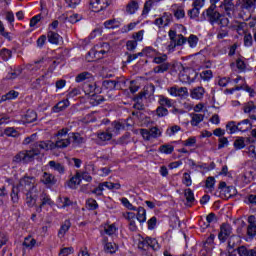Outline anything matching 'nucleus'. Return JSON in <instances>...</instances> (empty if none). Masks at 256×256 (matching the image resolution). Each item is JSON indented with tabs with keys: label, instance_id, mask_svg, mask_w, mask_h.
<instances>
[{
	"label": "nucleus",
	"instance_id": "6",
	"mask_svg": "<svg viewBox=\"0 0 256 256\" xmlns=\"http://www.w3.org/2000/svg\"><path fill=\"white\" fill-rule=\"evenodd\" d=\"M236 6L240 7L239 16L243 19V15L251 13L256 7V0H237Z\"/></svg>",
	"mask_w": 256,
	"mask_h": 256
},
{
	"label": "nucleus",
	"instance_id": "63",
	"mask_svg": "<svg viewBox=\"0 0 256 256\" xmlns=\"http://www.w3.org/2000/svg\"><path fill=\"white\" fill-rule=\"evenodd\" d=\"M126 47L128 51H134L135 49H137V41L128 40L126 43Z\"/></svg>",
	"mask_w": 256,
	"mask_h": 256
},
{
	"label": "nucleus",
	"instance_id": "44",
	"mask_svg": "<svg viewBox=\"0 0 256 256\" xmlns=\"http://www.w3.org/2000/svg\"><path fill=\"white\" fill-rule=\"evenodd\" d=\"M158 246L157 239L146 237V247H151L154 251H157Z\"/></svg>",
	"mask_w": 256,
	"mask_h": 256
},
{
	"label": "nucleus",
	"instance_id": "60",
	"mask_svg": "<svg viewBox=\"0 0 256 256\" xmlns=\"http://www.w3.org/2000/svg\"><path fill=\"white\" fill-rule=\"evenodd\" d=\"M83 91L86 95H91L95 91V86L91 83H85L83 85Z\"/></svg>",
	"mask_w": 256,
	"mask_h": 256
},
{
	"label": "nucleus",
	"instance_id": "42",
	"mask_svg": "<svg viewBox=\"0 0 256 256\" xmlns=\"http://www.w3.org/2000/svg\"><path fill=\"white\" fill-rule=\"evenodd\" d=\"M41 65H43V59L35 61L33 64H28L27 69L32 72L39 71V69H41Z\"/></svg>",
	"mask_w": 256,
	"mask_h": 256
},
{
	"label": "nucleus",
	"instance_id": "61",
	"mask_svg": "<svg viewBox=\"0 0 256 256\" xmlns=\"http://www.w3.org/2000/svg\"><path fill=\"white\" fill-rule=\"evenodd\" d=\"M104 187H106V189H109L110 191H113V189H121V184L113 182H104Z\"/></svg>",
	"mask_w": 256,
	"mask_h": 256
},
{
	"label": "nucleus",
	"instance_id": "22",
	"mask_svg": "<svg viewBox=\"0 0 256 256\" xmlns=\"http://www.w3.org/2000/svg\"><path fill=\"white\" fill-rule=\"evenodd\" d=\"M69 105H70L69 99L67 98L66 100H62V101L58 102L53 107V111H54V113H60V111H65V109H67V107H69Z\"/></svg>",
	"mask_w": 256,
	"mask_h": 256
},
{
	"label": "nucleus",
	"instance_id": "19",
	"mask_svg": "<svg viewBox=\"0 0 256 256\" xmlns=\"http://www.w3.org/2000/svg\"><path fill=\"white\" fill-rule=\"evenodd\" d=\"M96 135L100 141H111L113 139V133L109 131V127L105 131L97 132Z\"/></svg>",
	"mask_w": 256,
	"mask_h": 256
},
{
	"label": "nucleus",
	"instance_id": "3",
	"mask_svg": "<svg viewBox=\"0 0 256 256\" xmlns=\"http://www.w3.org/2000/svg\"><path fill=\"white\" fill-rule=\"evenodd\" d=\"M67 133H69V128H62L57 132V140L55 142V147H57V149H66V147L71 145V137H69V134L67 137Z\"/></svg>",
	"mask_w": 256,
	"mask_h": 256
},
{
	"label": "nucleus",
	"instance_id": "18",
	"mask_svg": "<svg viewBox=\"0 0 256 256\" xmlns=\"http://www.w3.org/2000/svg\"><path fill=\"white\" fill-rule=\"evenodd\" d=\"M109 240L107 237H104L103 242L105 243L104 245V251L105 253H110L113 255V253L117 252V244L108 242Z\"/></svg>",
	"mask_w": 256,
	"mask_h": 256
},
{
	"label": "nucleus",
	"instance_id": "12",
	"mask_svg": "<svg viewBox=\"0 0 256 256\" xmlns=\"http://www.w3.org/2000/svg\"><path fill=\"white\" fill-rule=\"evenodd\" d=\"M108 131L114 133V135H119L122 131H125V124L119 121H113L108 127Z\"/></svg>",
	"mask_w": 256,
	"mask_h": 256
},
{
	"label": "nucleus",
	"instance_id": "1",
	"mask_svg": "<svg viewBox=\"0 0 256 256\" xmlns=\"http://www.w3.org/2000/svg\"><path fill=\"white\" fill-rule=\"evenodd\" d=\"M41 151H49V143L45 141H38L31 145L29 150H22L18 152L12 159L13 163H33L36 157H39Z\"/></svg>",
	"mask_w": 256,
	"mask_h": 256
},
{
	"label": "nucleus",
	"instance_id": "5",
	"mask_svg": "<svg viewBox=\"0 0 256 256\" xmlns=\"http://www.w3.org/2000/svg\"><path fill=\"white\" fill-rule=\"evenodd\" d=\"M165 61H167V54L154 57L153 63H156L158 65L154 67V73H165L166 71H169V69L171 68V64Z\"/></svg>",
	"mask_w": 256,
	"mask_h": 256
},
{
	"label": "nucleus",
	"instance_id": "40",
	"mask_svg": "<svg viewBox=\"0 0 256 256\" xmlns=\"http://www.w3.org/2000/svg\"><path fill=\"white\" fill-rule=\"evenodd\" d=\"M99 5H101V0H91L90 7L94 13H99L100 11H103V6L99 8Z\"/></svg>",
	"mask_w": 256,
	"mask_h": 256
},
{
	"label": "nucleus",
	"instance_id": "9",
	"mask_svg": "<svg viewBox=\"0 0 256 256\" xmlns=\"http://www.w3.org/2000/svg\"><path fill=\"white\" fill-rule=\"evenodd\" d=\"M168 93L172 95V97H181V99H187L189 97V90L187 87H177L173 86L168 89Z\"/></svg>",
	"mask_w": 256,
	"mask_h": 256
},
{
	"label": "nucleus",
	"instance_id": "50",
	"mask_svg": "<svg viewBox=\"0 0 256 256\" xmlns=\"http://www.w3.org/2000/svg\"><path fill=\"white\" fill-rule=\"evenodd\" d=\"M35 243H37V241L29 236L24 239L23 246L28 249H33V247H35Z\"/></svg>",
	"mask_w": 256,
	"mask_h": 256
},
{
	"label": "nucleus",
	"instance_id": "15",
	"mask_svg": "<svg viewBox=\"0 0 256 256\" xmlns=\"http://www.w3.org/2000/svg\"><path fill=\"white\" fill-rule=\"evenodd\" d=\"M204 95H205V88H203L201 86L193 88L190 91V97H192L193 99H196V100L203 99Z\"/></svg>",
	"mask_w": 256,
	"mask_h": 256
},
{
	"label": "nucleus",
	"instance_id": "8",
	"mask_svg": "<svg viewBox=\"0 0 256 256\" xmlns=\"http://www.w3.org/2000/svg\"><path fill=\"white\" fill-rule=\"evenodd\" d=\"M111 50V46L107 42H102L94 46L91 53H93L94 57H103V55H107V52Z\"/></svg>",
	"mask_w": 256,
	"mask_h": 256
},
{
	"label": "nucleus",
	"instance_id": "53",
	"mask_svg": "<svg viewBox=\"0 0 256 256\" xmlns=\"http://www.w3.org/2000/svg\"><path fill=\"white\" fill-rule=\"evenodd\" d=\"M157 117H167L169 115V110L163 106H158L156 109Z\"/></svg>",
	"mask_w": 256,
	"mask_h": 256
},
{
	"label": "nucleus",
	"instance_id": "17",
	"mask_svg": "<svg viewBox=\"0 0 256 256\" xmlns=\"http://www.w3.org/2000/svg\"><path fill=\"white\" fill-rule=\"evenodd\" d=\"M77 185H81V172H76L68 182V187L70 189H77Z\"/></svg>",
	"mask_w": 256,
	"mask_h": 256
},
{
	"label": "nucleus",
	"instance_id": "34",
	"mask_svg": "<svg viewBox=\"0 0 256 256\" xmlns=\"http://www.w3.org/2000/svg\"><path fill=\"white\" fill-rule=\"evenodd\" d=\"M40 200H41V207H45V205H53V200H51V197L45 193L42 192L40 195Z\"/></svg>",
	"mask_w": 256,
	"mask_h": 256
},
{
	"label": "nucleus",
	"instance_id": "27",
	"mask_svg": "<svg viewBox=\"0 0 256 256\" xmlns=\"http://www.w3.org/2000/svg\"><path fill=\"white\" fill-rule=\"evenodd\" d=\"M105 101V98L101 95L92 94L90 97V105L93 107H97V105H101Z\"/></svg>",
	"mask_w": 256,
	"mask_h": 256
},
{
	"label": "nucleus",
	"instance_id": "57",
	"mask_svg": "<svg viewBox=\"0 0 256 256\" xmlns=\"http://www.w3.org/2000/svg\"><path fill=\"white\" fill-rule=\"evenodd\" d=\"M182 183L186 187H191V185L193 184V181L191 180V174L185 172L183 174Z\"/></svg>",
	"mask_w": 256,
	"mask_h": 256
},
{
	"label": "nucleus",
	"instance_id": "14",
	"mask_svg": "<svg viewBox=\"0 0 256 256\" xmlns=\"http://www.w3.org/2000/svg\"><path fill=\"white\" fill-rule=\"evenodd\" d=\"M249 143H254V140L251 138H243V137H238L234 141V148L239 150V149H245V145H249Z\"/></svg>",
	"mask_w": 256,
	"mask_h": 256
},
{
	"label": "nucleus",
	"instance_id": "30",
	"mask_svg": "<svg viewBox=\"0 0 256 256\" xmlns=\"http://www.w3.org/2000/svg\"><path fill=\"white\" fill-rule=\"evenodd\" d=\"M251 129V122L249 119L242 120L238 123V131L245 133V131H249Z\"/></svg>",
	"mask_w": 256,
	"mask_h": 256
},
{
	"label": "nucleus",
	"instance_id": "56",
	"mask_svg": "<svg viewBox=\"0 0 256 256\" xmlns=\"http://www.w3.org/2000/svg\"><path fill=\"white\" fill-rule=\"evenodd\" d=\"M200 77L203 81H209L210 79H213V71L204 70L200 73Z\"/></svg>",
	"mask_w": 256,
	"mask_h": 256
},
{
	"label": "nucleus",
	"instance_id": "32",
	"mask_svg": "<svg viewBox=\"0 0 256 256\" xmlns=\"http://www.w3.org/2000/svg\"><path fill=\"white\" fill-rule=\"evenodd\" d=\"M26 204L29 207H35L37 204V197L33 196V191L26 193Z\"/></svg>",
	"mask_w": 256,
	"mask_h": 256
},
{
	"label": "nucleus",
	"instance_id": "29",
	"mask_svg": "<svg viewBox=\"0 0 256 256\" xmlns=\"http://www.w3.org/2000/svg\"><path fill=\"white\" fill-rule=\"evenodd\" d=\"M87 79H93V74L89 72H82L76 76L75 81L76 83H83V81H87Z\"/></svg>",
	"mask_w": 256,
	"mask_h": 256
},
{
	"label": "nucleus",
	"instance_id": "31",
	"mask_svg": "<svg viewBox=\"0 0 256 256\" xmlns=\"http://www.w3.org/2000/svg\"><path fill=\"white\" fill-rule=\"evenodd\" d=\"M19 191H21V188L18 185L12 187L10 194L12 203H19Z\"/></svg>",
	"mask_w": 256,
	"mask_h": 256
},
{
	"label": "nucleus",
	"instance_id": "35",
	"mask_svg": "<svg viewBox=\"0 0 256 256\" xmlns=\"http://www.w3.org/2000/svg\"><path fill=\"white\" fill-rule=\"evenodd\" d=\"M158 103L160 107H173V100L161 95L159 96Z\"/></svg>",
	"mask_w": 256,
	"mask_h": 256
},
{
	"label": "nucleus",
	"instance_id": "24",
	"mask_svg": "<svg viewBox=\"0 0 256 256\" xmlns=\"http://www.w3.org/2000/svg\"><path fill=\"white\" fill-rule=\"evenodd\" d=\"M48 165L51 169H54V171H57L58 173H60V175H63V173H65V166L59 162L51 160L48 163Z\"/></svg>",
	"mask_w": 256,
	"mask_h": 256
},
{
	"label": "nucleus",
	"instance_id": "54",
	"mask_svg": "<svg viewBox=\"0 0 256 256\" xmlns=\"http://www.w3.org/2000/svg\"><path fill=\"white\" fill-rule=\"evenodd\" d=\"M60 19H65V21H67V19H68L69 23H77L80 18H79V14H73L69 17L67 15L63 14L60 17Z\"/></svg>",
	"mask_w": 256,
	"mask_h": 256
},
{
	"label": "nucleus",
	"instance_id": "21",
	"mask_svg": "<svg viewBox=\"0 0 256 256\" xmlns=\"http://www.w3.org/2000/svg\"><path fill=\"white\" fill-rule=\"evenodd\" d=\"M69 229H71V221L65 220L58 231V237L60 239H63V237H65V234L67 233V231H69Z\"/></svg>",
	"mask_w": 256,
	"mask_h": 256
},
{
	"label": "nucleus",
	"instance_id": "33",
	"mask_svg": "<svg viewBox=\"0 0 256 256\" xmlns=\"http://www.w3.org/2000/svg\"><path fill=\"white\" fill-rule=\"evenodd\" d=\"M26 123H34V121H37V112L34 110H27L25 114Z\"/></svg>",
	"mask_w": 256,
	"mask_h": 256
},
{
	"label": "nucleus",
	"instance_id": "16",
	"mask_svg": "<svg viewBox=\"0 0 256 256\" xmlns=\"http://www.w3.org/2000/svg\"><path fill=\"white\" fill-rule=\"evenodd\" d=\"M237 253L239 256H256V247L249 249L242 245L237 248Z\"/></svg>",
	"mask_w": 256,
	"mask_h": 256
},
{
	"label": "nucleus",
	"instance_id": "41",
	"mask_svg": "<svg viewBox=\"0 0 256 256\" xmlns=\"http://www.w3.org/2000/svg\"><path fill=\"white\" fill-rule=\"evenodd\" d=\"M48 41H49V43H52V45H58L59 44V35L53 31L48 32Z\"/></svg>",
	"mask_w": 256,
	"mask_h": 256
},
{
	"label": "nucleus",
	"instance_id": "36",
	"mask_svg": "<svg viewBox=\"0 0 256 256\" xmlns=\"http://www.w3.org/2000/svg\"><path fill=\"white\" fill-rule=\"evenodd\" d=\"M184 197H186V201L190 205H193V203H195V195L193 194V190H191L190 188H187L184 191Z\"/></svg>",
	"mask_w": 256,
	"mask_h": 256
},
{
	"label": "nucleus",
	"instance_id": "55",
	"mask_svg": "<svg viewBox=\"0 0 256 256\" xmlns=\"http://www.w3.org/2000/svg\"><path fill=\"white\" fill-rule=\"evenodd\" d=\"M200 11L201 8L193 7L192 9L188 10V17H190V19H197Z\"/></svg>",
	"mask_w": 256,
	"mask_h": 256
},
{
	"label": "nucleus",
	"instance_id": "13",
	"mask_svg": "<svg viewBox=\"0 0 256 256\" xmlns=\"http://www.w3.org/2000/svg\"><path fill=\"white\" fill-rule=\"evenodd\" d=\"M41 182L44 185H49L50 187H53V185L57 183V178H55V175L49 172H44L41 178Z\"/></svg>",
	"mask_w": 256,
	"mask_h": 256
},
{
	"label": "nucleus",
	"instance_id": "43",
	"mask_svg": "<svg viewBox=\"0 0 256 256\" xmlns=\"http://www.w3.org/2000/svg\"><path fill=\"white\" fill-rule=\"evenodd\" d=\"M102 87L104 89H108V91H113V89H117V86L115 84V80H104L102 82Z\"/></svg>",
	"mask_w": 256,
	"mask_h": 256
},
{
	"label": "nucleus",
	"instance_id": "58",
	"mask_svg": "<svg viewBox=\"0 0 256 256\" xmlns=\"http://www.w3.org/2000/svg\"><path fill=\"white\" fill-rule=\"evenodd\" d=\"M150 138L151 139H157V137H161V130L157 127H152L149 130Z\"/></svg>",
	"mask_w": 256,
	"mask_h": 256
},
{
	"label": "nucleus",
	"instance_id": "59",
	"mask_svg": "<svg viewBox=\"0 0 256 256\" xmlns=\"http://www.w3.org/2000/svg\"><path fill=\"white\" fill-rule=\"evenodd\" d=\"M114 83L116 85V89H123V87H125L127 84V80H125L124 77H120L114 80Z\"/></svg>",
	"mask_w": 256,
	"mask_h": 256
},
{
	"label": "nucleus",
	"instance_id": "46",
	"mask_svg": "<svg viewBox=\"0 0 256 256\" xmlns=\"http://www.w3.org/2000/svg\"><path fill=\"white\" fill-rule=\"evenodd\" d=\"M154 1L159 2L160 0H148L145 2L142 15H149V11H151V7H153Z\"/></svg>",
	"mask_w": 256,
	"mask_h": 256
},
{
	"label": "nucleus",
	"instance_id": "51",
	"mask_svg": "<svg viewBox=\"0 0 256 256\" xmlns=\"http://www.w3.org/2000/svg\"><path fill=\"white\" fill-rule=\"evenodd\" d=\"M4 135L6 137H19V132L13 127H8L4 130Z\"/></svg>",
	"mask_w": 256,
	"mask_h": 256
},
{
	"label": "nucleus",
	"instance_id": "26",
	"mask_svg": "<svg viewBox=\"0 0 256 256\" xmlns=\"http://www.w3.org/2000/svg\"><path fill=\"white\" fill-rule=\"evenodd\" d=\"M70 139H72V143L75 145H82V143H85V138L81 136L79 133H70L69 134Z\"/></svg>",
	"mask_w": 256,
	"mask_h": 256
},
{
	"label": "nucleus",
	"instance_id": "49",
	"mask_svg": "<svg viewBox=\"0 0 256 256\" xmlns=\"http://www.w3.org/2000/svg\"><path fill=\"white\" fill-rule=\"evenodd\" d=\"M237 243H239V237H237L235 235L228 237L229 249H235V247H237Z\"/></svg>",
	"mask_w": 256,
	"mask_h": 256
},
{
	"label": "nucleus",
	"instance_id": "11",
	"mask_svg": "<svg viewBox=\"0 0 256 256\" xmlns=\"http://www.w3.org/2000/svg\"><path fill=\"white\" fill-rule=\"evenodd\" d=\"M243 111L244 113L249 114L250 119H252L253 121H256V106L253 101H249L245 103L243 106Z\"/></svg>",
	"mask_w": 256,
	"mask_h": 256
},
{
	"label": "nucleus",
	"instance_id": "37",
	"mask_svg": "<svg viewBox=\"0 0 256 256\" xmlns=\"http://www.w3.org/2000/svg\"><path fill=\"white\" fill-rule=\"evenodd\" d=\"M137 9H139V3H137V1L132 0L130 3L127 4L126 11L130 13V15H133V13L137 11Z\"/></svg>",
	"mask_w": 256,
	"mask_h": 256
},
{
	"label": "nucleus",
	"instance_id": "4",
	"mask_svg": "<svg viewBox=\"0 0 256 256\" xmlns=\"http://www.w3.org/2000/svg\"><path fill=\"white\" fill-rule=\"evenodd\" d=\"M17 186L19 187L20 191H22V193L31 192L33 189H35V177L25 175L19 180Z\"/></svg>",
	"mask_w": 256,
	"mask_h": 256
},
{
	"label": "nucleus",
	"instance_id": "2",
	"mask_svg": "<svg viewBox=\"0 0 256 256\" xmlns=\"http://www.w3.org/2000/svg\"><path fill=\"white\" fill-rule=\"evenodd\" d=\"M202 19L204 21H209L211 25L218 23L221 19V13L217 11V5L211 4L209 8L202 13Z\"/></svg>",
	"mask_w": 256,
	"mask_h": 256
},
{
	"label": "nucleus",
	"instance_id": "45",
	"mask_svg": "<svg viewBox=\"0 0 256 256\" xmlns=\"http://www.w3.org/2000/svg\"><path fill=\"white\" fill-rule=\"evenodd\" d=\"M13 56V52H11V50L7 49V48H3L0 51V57L1 59H3L4 61H9V59H11V57Z\"/></svg>",
	"mask_w": 256,
	"mask_h": 256
},
{
	"label": "nucleus",
	"instance_id": "10",
	"mask_svg": "<svg viewBox=\"0 0 256 256\" xmlns=\"http://www.w3.org/2000/svg\"><path fill=\"white\" fill-rule=\"evenodd\" d=\"M246 234L248 235V237H251V239H253V237H256V217H255V215H250L248 217V226H247Z\"/></svg>",
	"mask_w": 256,
	"mask_h": 256
},
{
	"label": "nucleus",
	"instance_id": "20",
	"mask_svg": "<svg viewBox=\"0 0 256 256\" xmlns=\"http://www.w3.org/2000/svg\"><path fill=\"white\" fill-rule=\"evenodd\" d=\"M190 117H191L190 124L192 125V127H197L199 123L203 122L205 119L204 114H197V113H191Z\"/></svg>",
	"mask_w": 256,
	"mask_h": 256
},
{
	"label": "nucleus",
	"instance_id": "38",
	"mask_svg": "<svg viewBox=\"0 0 256 256\" xmlns=\"http://www.w3.org/2000/svg\"><path fill=\"white\" fill-rule=\"evenodd\" d=\"M175 148L170 144H164L159 147V152L164 153L165 155H171Z\"/></svg>",
	"mask_w": 256,
	"mask_h": 256
},
{
	"label": "nucleus",
	"instance_id": "48",
	"mask_svg": "<svg viewBox=\"0 0 256 256\" xmlns=\"http://www.w3.org/2000/svg\"><path fill=\"white\" fill-rule=\"evenodd\" d=\"M104 27L106 29H115L119 27V21H117L116 19L107 20L106 22H104Z\"/></svg>",
	"mask_w": 256,
	"mask_h": 256
},
{
	"label": "nucleus",
	"instance_id": "62",
	"mask_svg": "<svg viewBox=\"0 0 256 256\" xmlns=\"http://www.w3.org/2000/svg\"><path fill=\"white\" fill-rule=\"evenodd\" d=\"M206 187L207 189H214L215 187V177L213 176H209L207 179H206Z\"/></svg>",
	"mask_w": 256,
	"mask_h": 256
},
{
	"label": "nucleus",
	"instance_id": "25",
	"mask_svg": "<svg viewBox=\"0 0 256 256\" xmlns=\"http://www.w3.org/2000/svg\"><path fill=\"white\" fill-rule=\"evenodd\" d=\"M137 212V221L139 223H145L147 221V211L143 207H138L136 209Z\"/></svg>",
	"mask_w": 256,
	"mask_h": 256
},
{
	"label": "nucleus",
	"instance_id": "52",
	"mask_svg": "<svg viewBox=\"0 0 256 256\" xmlns=\"http://www.w3.org/2000/svg\"><path fill=\"white\" fill-rule=\"evenodd\" d=\"M131 139V133L126 132L122 137L117 140L118 145H127Z\"/></svg>",
	"mask_w": 256,
	"mask_h": 256
},
{
	"label": "nucleus",
	"instance_id": "47",
	"mask_svg": "<svg viewBox=\"0 0 256 256\" xmlns=\"http://www.w3.org/2000/svg\"><path fill=\"white\" fill-rule=\"evenodd\" d=\"M186 41H188L189 47L195 48L197 47V43H199V37H197L194 34H191L188 39L186 38Z\"/></svg>",
	"mask_w": 256,
	"mask_h": 256
},
{
	"label": "nucleus",
	"instance_id": "28",
	"mask_svg": "<svg viewBox=\"0 0 256 256\" xmlns=\"http://www.w3.org/2000/svg\"><path fill=\"white\" fill-rule=\"evenodd\" d=\"M19 97V92L15 90H10L8 93L5 95H2L1 101H11L12 99H17Z\"/></svg>",
	"mask_w": 256,
	"mask_h": 256
},
{
	"label": "nucleus",
	"instance_id": "39",
	"mask_svg": "<svg viewBox=\"0 0 256 256\" xmlns=\"http://www.w3.org/2000/svg\"><path fill=\"white\" fill-rule=\"evenodd\" d=\"M226 129L229 131L230 135H233V133H237V131H239L238 124L235 121L228 122Z\"/></svg>",
	"mask_w": 256,
	"mask_h": 256
},
{
	"label": "nucleus",
	"instance_id": "64",
	"mask_svg": "<svg viewBox=\"0 0 256 256\" xmlns=\"http://www.w3.org/2000/svg\"><path fill=\"white\" fill-rule=\"evenodd\" d=\"M73 253V247H66L60 250L59 256H67Z\"/></svg>",
	"mask_w": 256,
	"mask_h": 256
},
{
	"label": "nucleus",
	"instance_id": "7",
	"mask_svg": "<svg viewBox=\"0 0 256 256\" xmlns=\"http://www.w3.org/2000/svg\"><path fill=\"white\" fill-rule=\"evenodd\" d=\"M233 234V228L229 223H222L220 226V231L218 233V239L221 243H225L229 237Z\"/></svg>",
	"mask_w": 256,
	"mask_h": 256
},
{
	"label": "nucleus",
	"instance_id": "23",
	"mask_svg": "<svg viewBox=\"0 0 256 256\" xmlns=\"http://www.w3.org/2000/svg\"><path fill=\"white\" fill-rule=\"evenodd\" d=\"M222 6L224 7V11L228 17H231V11L235 10V4L233 3V0H224L222 2Z\"/></svg>",
	"mask_w": 256,
	"mask_h": 256
}]
</instances>
